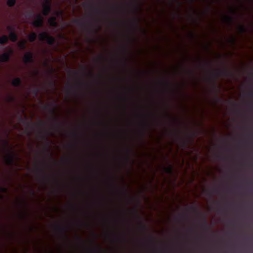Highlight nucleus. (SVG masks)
Segmentation results:
<instances>
[{
    "label": "nucleus",
    "instance_id": "7c9ffc66",
    "mask_svg": "<svg viewBox=\"0 0 253 253\" xmlns=\"http://www.w3.org/2000/svg\"><path fill=\"white\" fill-rule=\"evenodd\" d=\"M195 135H196V133H195V132H193V133H192V135H191V136H190V137L191 138H193V137L195 136Z\"/></svg>",
    "mask_w": 253,
    "mask_h": 253
},
{
    "label": "nucleus",
    "instance_id": "ddd939ff",
    "mask_svg": "<svg viewBox=\"0 0 253 253\" xmlns=\"http://www.w3.org/2000/svg\"><path fill=\"white\" fill-rule=\"evenodd\" d=\"M225 19L226 20V22H228L229 24H231L234 21V18L228 15H225Z\"/></svg>",
    "mask_w": 253,
    "mask_h": 253
},
{
    "label": "nucleus",
    "instance_id": "6e6552de",
    "mask_svg": "<svg viewBox=\"0 0 253 253\" xmlns=\"http://www.w3.org/2000/svg\"><path fill=\"white\" fill-rule=\"evenodd\" d=\"M42 18L41 15H38L33 22V25L36 27H39L42 25Z\"/></svg>",
    "mask_w": 253,
    "mask_h": 253
},
{
    "label": "nucleus",
    "instance_id": "423d86ee",
    "mask_svg": "<svg viewBox=\"0 0 253 253\" xmlns=\"http://www.w3.org/2000/svg\"><path fill=\"white\" fill-rule=\"evenodd\" d=\"M39 38L40 40L42 41L46 40L49 44L53 42L54 39L52 37H49L46 33H42L39 35Z\"/></svg>",
    "mask_w": 253,
    "mask_h": 253
},
{
    "label": "nucleus",
    "instance_id": "f03ea898",
    "mask_svg": "<svg viewBox=\"0 0 253 253\" xmlns=\"http://www.w3.org/2000/svg\"><path fill=\"white\" fill-rule=\"evenodd\" d=\"M86 7L90 13V21L87 24L88 31L92 34H95L97 32V27H99L100 19L95 17V15L104 14L102 9L94 2L91 1L86 4Z\"/></svg>",
    "mask_w": 253,
    "mask_h": 253
},
{
    "label": "nucleus",
    "instance_id": "dca6fc26",
    "mask_svg": "<svg viewBox=\"0 0 253 253\" xmlns=\"http://www.w3.org/2000/svg\"><path fill=\"white\" fill-rule=\"evenodd\" d=\"M9 37L10 40L12 42L15 41L17 39L16 35L13 33H10Z\"/></svg>",
    "mask_w": 253,
    "mask_h": 253
},
{
    "label": "nucleus",
    "instance_id": "4468645a",
    "mask_svg": "<svg viewBox=\"0 0 253 253\" xmlns=\"http://www.w3.org/2000/svg\"><path fill=\"white\" fill-rule=\"evenodd\" d=\"M8 41V38L6 36H2L0 37V43L3 44Z\"/></svg>",
    "mask_w": 253,
    "mask_h": 253
},
{
    "label": "nucleus",
    "instance_id": "7ed1b4c3",
    "mask_svg": "<svg viewBox=\"0 0 253 253\" xmlns=\"http://www.w3.org/2000/svg\"><path fill=\"white\" fill-rule=\"evenodd\" d=\"M91 235L92 239L90 240V246L88 248L89 253H102V250L100 246L96 244V240L98 238L97 234L93 231L91 230Z\"/></svg>",
    "mask_w": 253,
    "mask_h": 253
},
{
    "label": "nucleus",
    "instance_id": "aec40b11",
    "mask_svg": "<svg viewBox=\"0 0 253 253\" xmlns=\"http://www.w3.org/2000/svg\"><path fill=\"white\" fill-rule=\"evenodd\" d=\"M48 23L51 26H55L56 24L55 19L53 17H51L48 20Z\"/></svg>",
    "mask_w": 253,
    "mask_h": 253
},
{
    "label": "nucleus",
    "instance_id": "bb28decb",
    "mask_svg": "<svg viewBox=\"0 0 253 253\" xmlns=\"http://www.w3.org/2000/svg\"><path fill=\"white\" fill-rule=\"evenodd\" d=\"M186 217V215H185V214H184V213L181 214L180 215V217H181L182 219H185Z\"/></svg>",
    "mask_w": 253,
    "mask_h": 253
},
{
    "label": "nucleus",
    "instance_id": "a878e982",
    "mask_svg": "<svg viewBox=\"0 0 253 253\" xmlns=\"http://www.w3.org/2000/svg\"><path fill=\"white\" fill-rule=\"evenodd\" d=\"M126 159V162L127 163L129 160V155L128 152H127Z\"/></svg>",
    "mask_w": 253,
    "mask_h": 253
},
{
    "label": "nucleus",
    "instance_id": "c85d7f7f",
    "mask_svg": "<svg viewBox=\"0 0 253 253\" xmlns=\"http://www.w3.org/2000/svg\"><path fill=\"white\" fill-rule=\"evenodd\" d=\"M94 137L95 138H98L99 137V134L98 133H94Z\"/></svg>",
    "mask_w": 253,
    "mask_h": 253
},
{
    "label": "nucleus",
    "instance_id": "9d476101",
    "mask_svg": "<svg viewBox=\"0 0 253 253\" xmlns=\"http://www.w3.org/2000/svg\"><path fill=\"white\" fill-rule=\"evenodd\" d=\"M32 58V55L30 52H27L24 54L23 57V61L24 62L27 63L30 62Z\"/></svg>",
    "mask_w": 253,
    "mask_h": 253
},
{
    "label": "nucleus",
    "instance_id": "e433bc0d",
    "mask_svg": "<svg viewBox=\"0 0 253 253\" xmlns=\"http://www.w3.org/2000/svg\"><path fill=\"white\" fill-rule=\"evenodd\" d=\"M232 42H235V39H234V38H233V39H232Z\"/></svg>",
    "mask_w": 253,
    "mask_h": 253
},
{
    "label": "nucleus",
    "instance_id": "39448f33",
    "mask_svg": "<svg viewBox=\"0 0 253 253\" xmlns=\"http://www.w3.org/2000/svg\"><path fill=\"white\" fill-rule=\"evenodd\" d=\"M233 75L232 73L228 69L225 67L224 69H219L215 73L216 77L224 76V77H231Z\"/></svg>",
    "mask_w": 253,
    "mask_h": 253
},
{
    "label": "nucleus",
    "instance_id": "20e7f679",
    "mask_svg": "<svg viewBox=\"0 0 253 253\" xmlns=\"http://www.w3.org/2000/svg\"><path fill=\"white\" fill-rule=\"evenodd\" d=\"M88 76L91 79V82L90 83V90L91 93L93 95H96L98 94V91L93 88V86L99 83V78H100V75L97 78L94 71L91 70L89 72Z\"/></svg>",
    "mask_w": 253,
    "mask_h": 253
},
{
    "label": "nucleus",
    "instance_id": "ea45409f",
    "mask_svg": "<svg viewBox=\"0 0 253 253\" xmlns=\"http://www.w3.org/2000/svg\"><path fill=\"white\" fill-rule=\"evenodd\" d=\"M189 73H190V74H192V72L191 71H189Z\"/></svg>",
    "mask_w": 253,
    "mask_h": 253
},
{
    "label": "nucleus",
    "instance_id": "a211bd4d",
    "mask_svg": "<svg viewBox=\"0 0 253 253\" xmlns=\"http://www.w3.org/2000/svg\"><path fill=\"white\" fill-rule=\"evenodd\" d=\"M36 34L34 33H32L29 36V40L30 42H33L35 40V39H36Z\"/></svg>",
    "mask_w": 253,
    "mask_h": 253
},
{
    "label": "nucleus",
    "instance_id": "cd10ccee",
    "mask_svg": "<svg viewBox=\"0 0 253 253\" xmlns=\"http://www.w3.org/2000/svg\"><path fill=\"white\" fill-rule=\"evenodd\" d=\"M141 228L142 229V230H145V231L146 230V226H145V225L144 224H142V225H141Z\"/></svg>",
    "mask_w": 253,
    "mask_h": 253
},
{
    "label": "nucleus",
    "instance_id": "f257e3e1",
    "mask_svg": "<svg viewBox=\"0 0 253 253\" xmlns=\"http://www.w3.org/2000/svg\"><path fill=\"white\" fill-rule=\"evenodd\" d=\"M97 146L93 142H91L90 147L91 149V152L90 153V157L91 158V160L89 164L88 169L90 172V180L91 182L90 200V206L91 209L90 214L92 218L96 217L97 215V213L95 211V208L97 206L96 202L95 201V197H96L98 191V188L95 183V182H96L98 178V170L96 164L94 161V159L97 158L99 156V154L93 151L95 148H97Z\"/></svg>",
    "mask_w": 253,
    "mask_h": 253
},
{
    "label": "nucleus",
    "instance_id": "473e14b6",
    "mask_svg": "<svg viewBox=\"0 0 253 253\" xmlns=\"http://www.w3.org/2000/svg\"><path fill=\"white\" fill-rule=\"evenodd\" d=\"M249 96H250V97H253V92H250L249 94H248Z\"/></svg>",
    "mask_w": 253,
    "mask_h": 253
},
{
    "label": "nucleus",
    "instance_id": "2f4dec72",
    "mask_svg": "<svg viewBox=\"0 0 253 253\" xmlns=\"http://www.w3.org/2000/svg\"><path fill=\"white\" fill-rule=\"evenodd\" d=\"M92 112H93V114H94V115H95V117L98 116V114L97 113V112H96V111H95V110H93L92 111Z\"/></svg>",
    "mask_w": 253,
    "mask_h": 253
},
{
    "label": "nucleus",
    "instance_id": "37998d69",
    "mask_svg": "<svg viewBox=\"0 0 253 253\" xmlns=\"http://www.w3.org/2000/svg\"><path fill=\"white\" fill-rule=\"evenodd\" d=\"M209 195H211V192L209 193Z\"/></svg>",
    "mask_w": 253,
    "mask_h": 253
},
{
    "label": "nucleus",
    "instance_id": "4c0bfd02",
    "mask_svg": "<svg viewBox=\"0 0 253 253\" xmlns=\"http://www.w3.org/2000/svg\"><path fill=\"white\" fill-rule=\"evenodd\" d=\"M125 194H126H126H127L126 189H125Z\"/></svg>",
    "mask_w": 253,
    "mask_h": 253
},
{
    "label": "nucleus",
    "instance_id": "f8f14e48",
    "mask_svg": "<svg viewBox=\"0 0 253 253\" xmlns=\"http://www.w3.org/2000/svg\"><path fill=\"white\" fill-rule=\"evenodd\" d=\"M27 42L26 40H21L18 43V46L20 48H24L25 47V44Z\"/></svg>",
    "mask_w": 253,
    "mask_h": 253
},
{
    "label": "nucleus",
    "instance_id": "1a4fd4ad",
    "mask_svg": "<svg viewBox=\"0 0 253 253\" xmlns=\"http://www.w3.org/2000/svg\"><path fill=\"white\" fill-rule=\"evenodd\" d=\"M50 1L46 0L43 6L42 12L44 15H47L50 11Z\"/></svg>",
    "mask_w": 253,
    "mask_h": 253
},
{
    "label": "nucleus",
    "instance_id": "5701e85b",
    "mask_svg": "<svg viewBox=\"0 0 253 253\" xmlns=\"http://www.w3.org/2000/svg\"><path fill=\"white\" fill-rule=\"evenodd\" d=\"M202 227L206 230H208L209 228V225L206 218H205L204 221L203 223Z\"/></svg>",
    "mask_w": 253,
    "mask_h": 253
},
{
    "label": "nucleus",
    "instance_id": "c756f323",
    "mask_svg": "<svg viewBox=\"0 0 253 253\" xmlns=\"http://www.w3.org/2000/svg\"><path fill=\"white\" fill-rule=\"evenodd\" d=\"M135 213H136V214L137 215V216L138 218H141V217H140V216H139V215L138 214V213L137 211V210H135Z\"/></svg>",
    "mask_w": 253,
    "mask_h": 253
},
{
    "label": "nucleus",
    "instance_id": "2eb2a0df",
    "mask_svg": "<svg viewBox=\"0 0 253 253\" xmlns=\"http://www.w3.org/2000/svg\"><path fill=\"white\" fill-rule=\"evenodd\" d=\"M164 169L166 172L169 174H171L172 173V167L171 166H169L168 167H165Z\"/></svg>",
    "mask_w": 253,
    "mask_h": 253
},
{
    "label": "nucleus",
    "instance_id": "b1692460",
    "mask_svg": "<svg viewBox=\"0 0 253 253\" xmlns=\"http://www.w3.org/2000/svg\"><path fill=\"white\" fill-rule=\"evenodd\" d=\"M15 3V0H7V4L9 6H12L14 5Z\"/></svg>",
    "mask_w": 253,
    "mask_h": 253
},
{
    "label": "nucleus",
    "instance_id": "6ab92c4d",
    "mask_svg": "<svg viewBox=\"0 0 253 253\" xmlns=\"http://www.w3.org/2000/svg\"><path fill=\"white\" fill-rule=\"evenodd\" d=\"M104 59V57L102 55H99L97 58L94 59V61L96 63H100Z\"/></svg>",
    "mask_w": 253,
    "mask_h": 253
},
{
    "label": "nucleus",
    "instance_id": "412c9836",
    "mask_svg": "<svg viewBox=\"0 0 253 253\" xmlns=\"http://www.w3.org/2000/svg\"><path fill=\"white\" fill-rule=\"evenodd\" d=\"M20 79L18 78L14 79L12 82V84L13 85L16 86L20 84Z\"/></svg>",
    "mask_w": 253,
    "mask_h": 253
},
{
    "label": "nucleus",
    "instance_id": "58836bf2",
    "mask_svg": "<svg viewBox=\"0 0 253 253\" xmlns=\"http://www.w3.org/2000/svg\"><path fill=\"white\" fill-rule=\"evenodd\" d=\"M89 226H90V228H92V224H90V225H89Z\"/></svg>",
    "mask_w": 253,
    "mask_h": 253
},
{
    "label": "nucleus",
    "instance_id": "72a5a7b5",
    "mask_svg": "<svg viewBox=\"0 0 253 253\" xmlns=\"http://www.w3.org/2000/svg\"><path fill=\"white\" fill-rule=\"evenodd\" d=\"M217 157L219 159H225L226 158L225 157H221L220 156H217Z\"/></svg>",
    "mask_w": 253,
    "mask_h": 253
},
{
    "label": "nucleus",
    "instance_id": "f3484780",
    "mask_svg": "<svg viewBox=\"0 0 253 253\" xmlns=\"http://www.w3.org/2000/svg\"><path fill=\"white\" fill-rule=\"evenodd\" d=\"M239 30L241 33H244L246 32V28L244 25H240L238 27Z\"/></svg>",
    "mask_w": 253,
    "mask_h": 253
},
{
    "label": "nucleus",
    "instance_id": "79ce46f5",
    "mask_svg": "<svg viewBox=\"0 0 253 253\" xmlns=\"http://www.w3.org/2000/svg\"><path fill=\"white\" fill-rule=\"evenodd\" d=\"M171 2H173V0H170Z\"/></svg>",
    "mask_w": 253,
    "mask_h": 253
},
{
    "label": "nucleus",
    "instance_id": "4be33fe9",
    "mask_svg": "<svg viewBox=\"0 0 253 253\" xmlns=\"http://www.w3.org/2000/svg\"><path fill=\"white\" fill-rule=\"evenodd\" d=\"M5 160L7 164H10L12 161V155L8 156L5 157Z\"/></svg>",
    "mask_w": 253,
    "mask_h": 253
},
{
    "label": "nucleus",
    "instance_id": "f704fd0d",
    "mask_svg": "<svg viewBox=\"0 0 253 253\" xmlns=\"http://www.w3.org/2000/svg\"><path fill=\"white\" fill-rule=\"evenodd\" d=\"M232 12L234 13V14H236V11L235 9H233V8H232Z\"/></svg>",
    "mask_w": 253,
    "mask_h": 253
},
{
    "label": "nucleus",
    "instance_id": "a19ab883",
    "mask_svg": "<svg viewBox=\"0 0 253 253\" xmlns=\"http://www.w3.org/2000/svg\"><path fill=\"white\" fill-rule=\"evenodd\" d=\"M160 252H163L164 251V250L163 249H162L161 250L159 251Z\"/></svg>",
    "mask_w": 253,
    "mask_h": 253
},
{
    "label": "nucleus",
    "instance_id": "c9c22d12",
    "mask_svg": "<svg viewBox=\"0 0 253 253\" xmlns=\"http://www.w3.org/2000/svg\"><path fill=\"white\" fill-rule=\"evenodd\" d=\"M183 143L184 146L187 145V142L185 141H183Z\"/></svg>",
    "mask_w": 253,
    "mask_h": 253
},
{
    "label": "nucleus",
    "instance_id": "9b49d317",
    "mask_svg": "<svg viewBox=\"0 0 253 253\" xmlns=\"http://www.w3.org/2000/svg\"><path fill=\"white\" fill-rule=\"evenodd\" d=\"M102 123L97 119H93L90 122V125L92 127L97 126H102Z\"/></svg>",
    "mask_w": 253,
    "mask_h": 253
},
{
    "label": "nucleus",
    "instance_id": "393cba45",
    "mask_svg": "<svg viewBox=\"0 0 253 253\" xmlns=\"http://www.w3.org/2000/svg\"><path fill=\"white\" fill-rule=\"evenodd\" d=\"M189 209L191 210V211H195L196 210V208L195 206H190L189 207Z\"/></svg>",
    "mask_w": 253,
    "mask_h": 253
},
{
    "label": "nucleus",
    "instance_id": "0eeeda50",
    "mask_svg": "<svg viewBox=\"0 0 253 253\" xmlns=\"http://www.w3.org/2000/svg\"><path fill=\"white\" fill-rule=\"evenodd\" d=\"M12 53L13 51L11 49H10L8 51L1 54L0 55V62L7 61Z\"/></svg>",
    "mask_w": 253,
    "mask_h": 253
}]
</instances>
